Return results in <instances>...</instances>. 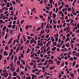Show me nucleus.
<instances>
[{
	"label": "nucleus",
	"mask_w": 79,
	"mask_h": 79,
	"mask_svg": "<svg viewBox=\"0 0 79 79\" xmlns=\"http://www.w3.org/2000/svg\"><path fill=\"white\" fill-rule=\"evenodd\" d=\"M49 62L51 63V64H53V60L52 59H50L48 60Z\"/></svg>",
	"instance_id": "nucleus-1"
},
{
	"label": "nucleus",
	"mask_w": 79,
	"mask_h": 79,
	"mask_svg": "<svg viewBox=\"0 0 79 79\" xmlns=\"http://www.w3.org/2000/svg\"><path fill=\"white\" fill-rule=\"evenodd\" d=\"M3 54L4 56H8V53L6 51H4Z\"/></svg>",
	"instance_id": "nucleus-2"
},
{
	"label": "nucleus",
	"mask_w": 79,
	"mask_h": 79,
	"mask_svg": "<svg viewBox=\"0 0 79 79\" xmlns=\"http://www.w3.org/2000/svg\"><path fill=\"white\" fill-rule=\"evenodd\" d=\"M8 76V73H6L5 74H4L3 77H7Z\"/></svg>",
	"instance_id": "nucleus-3"
},
{
	"label": "nucleus",
	"mask_w": 79,
	"mask_h": 79,
	"mask_svg": "<svg viewBox=\"0 0 79 79\" xmlns=\"http://www.w3.org/2000/svg\"><path fill=\"white\" fill-rule=\"evenodd\" d=\"M12 40H13V39L11 38L10 39V40L8 42V44H11V42L12 41Z\"/></svg>",
	"instance_id": "nucleus-4"
},
{
	"label": "nucleus",
	"mask_w": 79,
	"mask_h": 79,
	"mask_svg": "<svg viewBox=\"0 0 79 79\" xmlns=\"http://www.w3.org/2000/svg\"><path fill=\"white\" fill-rule=\"evenodd\" d=\"M56 14L55 13H53V14H52V18H56Z\"/></svg>",
	"instance_id": "nucleus-5"
},
{
	"label": "nucleus",
	"mask_w": 79,
	"mask_h": 79,
	"mask_svg": "<svg viewBox=\"0 0 79 79\" xmlns=\"http://www.w3.org/2000/svg\"><path fill=\"white\" fill-rule=\"evenodd\" d=\"M56 47H54L51 49V50L54 51L55 50H56Z\"/></svg>",
	"instance_id": "nucleus-6"
},
{
	"label": "nucleus",
	"mask_w": 79,
	"mask_h": 79,
	"mask_svg": "<svg viewBox=\"0 0 79 79\" xmlns=\"http://www.w3.org/2000/svg\"><path fill=\"white\" fill-rule=\"evenodd\" d=\"M66 47H67L69 48L70 46H69V44L68 43H66V44H65Z\"/></svg>",
	"instance_id": "nucleus-7"
},
{
	"label": "nucleus",
	"mask_w": 79,
	"mask_h": 79,
	"mask_svg": "<svg viewBox=\"0 0 79 79\" xmlns=\"http://www.w3.org/2000/svg\"><path fill=\"white\" fill-rule=\"evenodd\" d=\"M46 48V46H44L43 47H42L41 48L40 50H42L44 48Z\"/></svg>",
	"instance_id": "nucleus-8"
},
{
	"label": "nucleus",
	"mask_w": 79,
	"mask_h": 79,
	"mask_svg": "<svg viewBox=\"0 0 79 79\" xmlns=\"http://www.w3.org/2000/svg\"><path fill=\"white\" fill-rule=\"evenodd\" d=\"M61 63V61L60 60H58L57 61V65H59V64H60V63Z\"/></svg>",
	"instance_id": "nucleus-9"
},
{
	"label": "nucleus",
	"mask_w": 79,
	"mask_h": 79,
	"mask_svg": "<svg viewBox=\"0 0 79 79\" xmlns=\"http://www.w3.org/2000/svg\"><path fill=\"white\" fill-rule=\"evenodd\" d=\"M17 73L16 72H13V74H14V76H16V75H17Z\"/></svg>",
	"instance_id": "nucleus-10"
},
{
	"label": "nucleus",
	"mask_w": 79,
	"mask_h": 79,
	"mask_svg": "<svg viewBox=\"0 0 79 79\" xmlns=\"http://www.w3.org/2000/svg\"><path fill=\"white\" fill-rule=\"evenodd\" d=\"M19 47H18V48L16 50L15 52L16 53H17V52H18V51H19Z\"/></svg>",
	"instance_id": "nucleus-11"
},
{
	"label": "nucleus",
	"mask_w": 79,
	"mask_h": 79,
	"mask_svg": "<svg viewBox=\"0 0 79 79\" xmlns=\"http://www.w3.org/2000/svg\"><path fill=\"white\" fill-rule=\"evenodd\" d=\"M6 27H5V26H4L3 27V31H5V30H6Z\"/></svg>",
	"instance_id": "nucleus-12"
},
{
	"label": "nucleus",
	"mask_w": 79,
	"mask_h": 79,
	"mask_svg": "<svg viewBox=\"0 0 79 79\" xmlns=\"http://www.w3.org/2000/svg\"><path fill=\"white\" fill-rule=\"evenodd\" d=\"M6 6L7 7H8V8L10 7V3L9 2L7 3Z\"/></svg>",
	"instance_id": "nucleus-13"
},
{
	"label": "nucleus",
	"mask_w": 79,
	"mask_h": 79,
	"mask_svg": "<svg viewBox=\"0 0 79 79\" xmlns=\"http://www.w3.org/2000/svg\"><path fill=\"white\" fill-rule=\"evenodd\" d=\"M54 36H55V37H58L59 36V35H58V33H56V34L54 35Z\"/></svg>",
	"instance_id": "nucleus-14"
},
{
	"label": "nucleus",
	"mask_w": 79,
	"mask_h": 79,
	"mask_svg": "<svg viewBox=\"0 0 79 79\" xmlns=\"http://www.w3.org/2000/svg\"><path fill=\"white\" fill-rule=\"evenodd\" d=\"M31 76H32V77L34 79L35 78V75H34V74H31Z\"/></svg>",
	"instance_id": "nucleus-15"
},
{
	"label": "nucleus",
	"mask_w": 79,
	"mask_h": 79,
	"mask_svg": "<svg viewBox=\"0 0 79 79\" xmlns=\"http://www.w3.org/2000/svg\"><path fill=\"white\" fill-rule=\"evenodd\" d=\"M68 40H69V38H66L65 40V41L66 42H67Z\"/></svg>",
	"instance_id": "nucleus-16"
},
{
	"label": "nucleus",
	"mask_w": 79,
	"mask_h": 79,
	"mask_svg": "<svg viewBox=\"0 0 79 79\" xmlns=\"http://www.w3.org/2000/svg\"><path fill=\"white\" fill-rule=\"evenodd\" d=\"M64 66V62H63L61 64L60 66L61 67H62V66Z\"/></svg>",
	"instance_id": "nucleus-17"
},
{
	"label": "nucleus",
	"mask_w": 79,
	"mask_h": 79,
	"mask_svg": "<svg viewBox=\"0 0 79 79\" xmlns=\"http://www.w3.org/2000/svg\"><path fill=\"white\" fill-rule=\"evenodd\" d=\"M76 62L75 61H74L73 63V66H75V64H76Z\"/></svg>",
	"instance_id": "nucleus-18"
},
{
	"label": "nucleus",
	"mask_w": 79,
	"mask_h": 79,
	"mask_svg": "<svg viewBox=\"0 0 79 79\" xmlns=\"http://www.w3.org/2000/svg\"><path fill=\"white\" fill-rule=\"evenodd\" d=\"M10 10L11 11V10H13V6H11L9 8Z\"/></svg>",
	"instance_id": "nucleus-19"
},
{
	"label": "nucleus",
	"mask_w": 79,
	"mask_h": 79,
	"mask_svg": "<svg viewBox=\"0 0 79 79\" xmlns=\"http://www.w3.org/2000/svg\"><path fill=\"white\" fill-rule=\"evenodd\" d=\"M42 69L43 70H44V71H43V72H45V67H42Z\"/></svg>",
	"instance_id": "nucleus-20"
},
{
	"label": "nucleus",
	"mask_w": 79,
	"mask_h": 79,
	"mask_svg": "<svg viewBox=\"0 0 79 79\" xmlns=\"http://www.w3.org/2000/svg\"><path fill=\"white\" fill-rule=\"evenodd\" d=\"M20 55H21V58H24V55L23 54V53H22V54H20Z\"/></svg>",
	"instance_id": "nucleus-21"
},
{
	"label": "nucleus",
	"mask_w": 79,
	"mask_h": 79,
	"mask_svg": "<svg viewBox=\"0 0 79 79\" xmlns=\"http://www.w3.org/2000/svg\"><path fill=\"white\" fill-rule=\"evenodd\" d=\"M15 26L16 25H12V27H11L12 29H14L15 27Z\"/></svg>",
	"instance_id": "nucleus-22"
},
{
	"label": "nucleus",
	"mask_w": 79,
	"mask_h": 79,
	"mask_svg": "<svg viewBox=\"0 0 79 79\" xmlns=\"http://www.w3.org/2000/svg\"><path fill=\"white\" fill-rule=\"evenodd\" d=\"M12 26L11 25L9 24L8 26H7V27H9V28H11Z\"/></svg>",
	"instance_id": "nucleus-23"
},
{
	"label": "nucleus",
	"mask_w": 79,
	"mask_h": 79,
	"mask_svg": "<svg viewBox=\"0 0 79 79\" xmlns=\"http://www.w3.org/2000/svg\"><path fill=\"white\" fill-rule=\"evenodd\" d=\"M46 10H49V9H50V7H48V6H46Z\"/></svg>",
	"instance_id": "nucleus-24"
},
{
	"label": "nucleus",
	"mask_w": 79,
	"mask_h": 79,
	"mask_svg": "<svg viewBox=\"0 0 79 79\" xmlns=\"http://www.w3.org/2000/svg\"><path fill=\"white\" fill-rule=\"evenodd\" d=\"M59 75L58 76V77L60 79L61 78V74L60 73H59Z\"/></svg>",
	"instance_id": "nucleus-25"
},
{
	"label": "nucleus",
	"mask_w": 79,
	"mask_h": 79,
	"mask_svg": "<svg viewBox=\"0 0 79 79\" xmlns=\"http://www.w3.org/2000/svg\"><path fill=\"white\" fill-rule=\"evenodd\" d=\"M44 32H45V31H44V30H42L40 31V33H41V34H44Z\"/></svg>",
	"instance_id": "nucleus-26"
},
{
	"label": "nucleus",
	"mask_w": 79,
	"mask_h": 79,
	"mask_svg": "<svg viewBox=\"0 0 79 79\" xmlns=\"http://www.w3.org/2000/svg\"><path fill=\"white\" fill-rule=\"evenodd\" d=\"M8 48H9L8 46H6V47L5 48V50H8Z\"/></svg>",
	"instance_id": "nucleus-27"
},
{
	"label": "nucleus",
	"mask_w": 79,
	"mask_h": 79,
	"mask_svg": "<svg viewBox=\"0 0 79 79\" xmlns=\"http://www.w3.org/2000/svg\"><path fill=\"white\" fill-rule=\"evenodd\" d=\"M49 69H50V71H52V70H53V69L52 67H50L49 68Z\"/></svg>",
	"instance_id": "nucleus-28"
},
{
	"label": "nucleus",
	"mask_w": 79,
	"mask_h": 79,
	"mask_svg": "<svg viewBox=\"0 0 79 79\" xmlns=\"http://www.w3.org/2000/svg\"><path fill=\"white\" fill-rule=\"evenodd\" d=\"M32 38H33L32 37H30L29 36H27V39H28V40H29V39H32Z\"/></svg>",
	"instance_id": "nucleus-29"
},
{
	"label": "nucleus",
	"mask_w": 79,
	"mask_h": 79,
	"mask_svg": "<svg viewBox=\"0 0 79 79\" xmlns=\"http://www.w3.org/2000/svg\"><path fill=\"white\" fill-rule=\"evenodd\" d=\"M35 39L36 40H37V35H36L35 36Z\"/></svg>",
	"instance_id": "nucleus-30"
},
{
	"label": "nucleus",
	"mask_w": 79,
	"mask_h": 79,
	"mask_svg": "<svg viewBox=\"0 0 79 79\" xmlns=\"http://www.w3.org/2000/svg\"><path fill=\"white\" fill-rule=\"evenodd\" d=\"M69 27H70V26H68L67 27V31H70V28H69Z\"/></svg>",
	"instance_id": "nucleus-31"
},
{
	"label": "nucleus",
	"mask_w": 79,
	"mask_h": 79,
	"mask_svg": "<svg viewBox=\"0 0 79 79\" xmlns=\"http://www.w3.org/2000/svg\"><path fill=\"white\" fill-rule=\"evenodd\" d=\"M9 29L7 28H6V32L8 33V32H9Z\"/></svg>",
	"instance_id": "nucleus-32"
},
{
	"label": "nucleus",
	"mask_w": 79,
	"mask_h": 79,
	"mask_svg": "<svg viewBox=\"0 0 79 79\" xmlns=\"http://www.w3.org/2000/svg\"><path fill=\"white\" fill-rule=\"evenodd\" d=\"M49 37V35L48 34L46 35V39H48Z\"/></svg>",
	"instance_id": "nucleus-33"
},
{
	"label": "nucleus",
	"mask_w": 79,
	"mask_h": 79,
	"mask_svg": "<svg viewBox=\"0 0 79 79\" xmlns=\"http://www.w3.org/2000/svg\"><path fill=\"white\" fill-rule=\"evenodd\" d=\"M20 32H23V29L21 27H20Z\"/></svg>",
	"instance_id": "nucleus-34"
},
{
	"label": "nucleus",
	"mask_w": 79,
	"mask_h": 79,
	"mask_svg": "<svg viewBox=\"0 0 79 79\" xmlns=\"http://www.w3.org/2000/svg\"><path fill=\"white\" fill-rule=\"evenodd\" d=\"M53 27H54V29H56V25H53Z\"/></svg>",
	"instance_id": "nucleus-35"
},
{
	"label": "nucleus",
	"mask_w": 79,
	"mask_h": 79,
	"mask_svg": "<svg viewBox=\"0 0 79 79\" xmlns=\"http://www.w3.org/2000/svg\"><path fill=\"white\" fill-rule=\"evenodd\" d=\"M66 37L67 38L69 37H70V35H69V34H67L66 35Z\"/></svg>",
	"instance_id": "nucleus-36"
},
{
	"label": "nucleus",
	"mask_w": 79,
	"mask_h": 79,
	"mask_svg": "<svg viewBox=\"0 0 79 79\" xmlns=\"http://www.w3.org/2000/svg\"><path fill=\"white\" fill-rule=\"evenodd\" d=\"M25 29H29V26H26V27H25Z\"/></svg>",
	"instance_id": "nucleus-37"
},
{
	"label": "nucleus",
	"mask_w": 79,
	"mask_h": 79,
	"mask_svg": "<svg viewBox=\"0 0 79 79\" xmlns=\"http://www.w3.org/2000/svg\"><path fill=\"white\" fill-rule=\"evenodd\" d=\"M48 21H50V19H51V18H50V17L49 16H48Z\"/></svg>",
	"instance_id": "nucleus-38"
},
{
	"label": "nucleus",
	"mask_w": 79,
	"mask_h": 79,
	"mask_svg": "<svg viewBox=\"0 0 79 79\" xmlns=\"http://www.w3.org/2000/svg\"><path fill=\"white\" fill-rule=\"evenodd\" d=\"M12 3H13V5H15L16 4V3L15 1H12Z\"/></svg>",
	"instance_id": "nucleus-39"
},
{
	"label": "nucleus",
	"mask_w": 79,
	"mask_h": 79,
	"mask_svg": "<svg viewBox=\"0 0 79 79\" xmlns=\"http://www.w3.org/2000/svg\"><path fill=\"white\" fill-rule=\"evenodd\" d=\"M34 38H33V39L31 40V42H32L33 43V42H34Z\"/></svg>",
	"instance_id": "nucleus-40"
},
{
	"label": "nucleus",
	"mask_w": 79,
	"mask_h": 79,
	"mask_svg": "<svg viewBox=\"0 0 79 79\" xmlns=\"http://www.w3.org/2000/svg\"><path fill=\"white\" fill-rule=\"evenodd\" d=\"M21 62H20V61H17V64H19H19H20V63Z\"/></svg>",
	"instance_id": "nucleus-41"
},
{
	"label": "nucleus",
	"mask_w": 79,
	"mask_h": 79,
	"mask_svg": "<svg viewBox=\"0 0 79 79\" xmlns=\"http://www.w3.org/2000/svg\"><path fill=\"white\" fill-rule=\"evenodd\" d=\"M13 54V52H10L9 53V56H11V55Z\"/></svg>",
	"instance_id": "nucleus-42"
},
{
	"label": "nucleus",
	"mask_w": 79,
	"mask_h": 79,
	"mask_svg": "<svg viewBox=\"0 0 79 79\" xmlns=\"http://www.w3.org/2000/svg\"><path fill=\"white\" fill-rule=\"evenodd\" d=\"M64 7H66L67 8H69V6L68 5H66L65 6H64Z\"/></svg>",
	"instance_id": "nucleus-43"
},
{
	"label": "nucleus",
	"mask_w": 79,
	"mask_h": 79,
	"mask_svg": "<svg viewBox=\"0 0 79 79\" xmlns=\"http://www.w3.org/2000/svg\"><path fill=\"white\" fill-rule=\"evenodd\" d=\"M62 48H64V47H65V44H63L62 46Z\"/></svg>",
	"instance_id": "nucleus-44"
},
{
	"label": "nucleus",
	"mask_w": 79,
	"mask_h": 79,
	"mask_svg": "<svg viewBox=\"0 0 79 79\" xmlns=\"http://www.w3.org/2000/svg\"><path fill=\"white\" fill-rule=\"evenodd\" d=\"M68 55V53H64L63 54L64 56H66V55Z\"/></svg>",
	"instance_id": "nucleus-45"
},
{
	"label": "nucleus",
	"mask_w": 79,
	"mask_h": 79,
	"mask_svg": "<svg viewBox=\"0 0 79 79\" xmlns=\"http://www.w3.org/2000/svg\"><path fill=\"white\" fill-rule=\"evenodd\" d=\"M66 24V23H64V24L63 25V27H65V25Z\"/></svg>",
	"instance_id": "nucleus-46"
},
{
	"label": "nucleus",
	"mask_w": 79,
	"mask_h": 79,
	"mask_svg": "<svg viewBox=\"0 0 79 79\" xmlns=\"http://www.w3.org/2000/svg\"><path fill=\"white\" fill-rule=\"evenodd\" d=\"M55 40L56 42H57L58 40V38H56Z\"/></svg>",
	"instance_id": "nucleus-47"
},
{
	"label": "nucleus",
	"mask_w": 79,
	"mask_h": 79,
	"mask_svg": "<svg viewBox=\"0 0 79 79\" xmlns=\"http://www.w3.org/2000/svg\"><path fill=\"white\" fill-rule=\"evenodd\" d=\"M4 64H6V59H5L4 60Z\"/></svg>",
	"instance_id": "nucleus-48"
},
{
	"label": "nucleus",
	"mask_w": 79,
	"mask_h": 79,
	"mask_svg": "<svg viewBox=\"0 0 79 79\" xmlns=\"http://www.w3.org/2000/svg\"><path fill=\"white\" fill-rule=\"evenodd\" d=\"M40 17L41 18H44V16H43V15H40Z\"/></svg>",
	"instance_id": "nucleus-49"
},
{
	"label": "nucleus",
	"mask_w": 79,
	"mask_h": 79,
	"mask_svg": "<svg viewBox=\"0 0 79 79\" xmlns=\"http://www.w3.org/2000/svg\"><path fill=\"white\" fill-rule=\"evenodd\" d=\"M21 35V34H19L17 38H19L20 37V36Z\"/></svg>",
	"instance_id": "nucleus-50"
},
{
	"label": "nucleus",
	"mask_w": 79,
	"mask_h": 79,
	"mask_svg": "<svg viewBox=\"0 0 79 79\" xmlns=\"http://www.w3.org/2000/svg\"><path fill=\"white\" fill-rule=\"evenodd\" d=\"M3 21L2 20L0 19V23H1V24H2V23H3Z\"/></svg>",
	"instance_id": "nucleus-51"
},
{
	"label": "nucleus",
	"mask_w": 79,
	"mask_h": 79,
	"mask_svg": "<svg viewBox=\"0 0 79 79\" xmlns=\"http://www.w3.org/2000/svg\"><path fill=\"white\" fill-rule=\"evenodd\" d=\"M70 21V20L69 19H68L67 20H66V22L67 23H69Z\"/></svg>",
	"instance_id": "nucleus-52"
},
{
	"label": "nucleus",
	"mask_w": 79,
	"mask_h": 79,
	"mask_svg": "<svg viewBox=\"0 0 79 79\" xmlns=\"http://www.w3.org/2000/svg\"><path fill=\"white\" fill-rule=\"evenodd\" d=\"M73 59L74 60H77V57H74Z\"/></svg>",
	"instance_id": "nucleus-53"
},
{
	"label": "nucleus",
	"mask_w": 79,
	"mask_h": 79,
	"mask_svg": "<svg viewBox=\"0 0 79 79\" xmlns=\"http://www.w3.org/2000/svg\"><path fill=\"white\" fill-rule=\"evenodd\" d=\"M78 66H79V65L78 64H77L75 66L76 68H78Z\"/></svg>",
	"instance_id": "nucleus-54"
},
{
	"label": "nucleus",
	"mask_w": 79,
	"mask_h": 79,
	"mask_svg": "<svg viewBox=\"0 0 79 79\" xmlns=\"http://www.w3.org/2000/svg\"><path fill=\"white\" fill-rule=\"evenodd\" d=\"M35 60H39V57H35Z\"/></svg>",
	"instance_id": "nucleus-55"
},
{
	"label": "nucleus",
	"mask_w": 79,
	"mask_h": 79,
	"mask_svg": "<svg viewBox=\"0 0 79 79\" xmlns=\"http://www.w3.org/2000/svg\"><path fill=\"white\" fill-rule=\"evenodd\" d=\"M75 32H77V33H78V34L79 33V29H78L77 31H75Z\"/></svg>",
	"instance_id": "nucleus-56"
},
{
	"label": "nucleus",
	"mask_w": 79,
	"mask_h": 79,
	"mask_svg": "<svg viewBox=\"0 0 79 79\" xmlns=\"http://www.w3.org/2000/svg\"><path fill=\"white\" fill-rule=\"evenodd\" d=\"M52 21H53V20L52 19H51L49 22V23H50V24H52Z\"/></svg>",
	"instance_id": "nucleus-57"
},
{
	"label": "nucleus",
	"mask_w": 79,
	"mask_h": 79,
	"mask_svg": "<svg viewBox=\"0 0 79 79\" xmlns=\"http://www.w3.org/2000/svg\"><path fill=\"white\" fill-rule=\"evenodd\" d=\"M4 2L5 3H7V2H8V1H7V0H4Z\"/></svg>",
	"instance_id": "nucleus-58"
},
{
	"label": "nucleus",
	"mask_w": 79,
	"mask_h": 79,
	"mask_svg": "<svg viewBox=\"0 0 79 79\" xmlns=\"http://www.w3.org/2000/svg\"><path fill=\"white\" fill-rule=\"evenodd\" d=\"M30 36H31V37H32V36H34V35L32 33H31V34Z\"/></svg>",
	"instance_id": "nucleus-59"
},
{
	"label": "nucleus",
	"mask_w": 79,
	"mask_h": 79,
	"mask_svg": "<svg viewBox=\"0 0 79 79\" xmlns=\"http://www.w3.org/2000/svg\"><path fill=\"white\" fill-rule=\"evenodd\" d=\"M21 58V56H19V60H20Z\"/></svg>",
	"instance_id": "nucleus-60"
},
{
	"label": "nucleus",
	"mask_w": 79,
	"mask_h": 79,
	"mask_svg": "<svg viewBox=\"0 0 79 79\" xmlns=\"http://www.w3.org/2000/svg\"><path fill=\"white\" fill-rule=\"evenodd\" d=\"M14 19V20H16L17 19V17H15Z\"/></svg>",
	"instance_id": "nucleus-61"
},
{
	"label": "nucleus",
	"mask_w": 79,
	"mask_h": 79,
	"mask_svg": "<svg viewBox=\"0 0 79 79\" xmlns=\"http://www.w3.org/2000/svg\"><path fill=\"white\" fill-rule=\"evenodd\" d=\"M6 39H7V35H5V40H6Z\"/></svg>",
	"instance_id": "nucleus-62"
},
{
	"label": "nucleus",
	"mask_w": 79,
	"mask_h": 79,
	"mask_svg": "<svg viewBox=\"0 0 79 79\" xmlns=\"http://www.w3.org/2000/svg\"><path fill=\"white\" fill-rule=\"evenodd\" d=\"M41 61H42V62H44V61H45V59H42Z\"/></svg>",
	"instance_id": "nucleus-63"
},
{
	"label": "nucleus",
	"mask_w": 79,
	"mask_h": 79,
	"mask_svg": "<svg viewBox=\"0 0 79 79\" xmlns=\"http://www.w3.org/2000/svg\"><path fill=\"white\" fill-rule=\"evenodd\" d=\"M13 24H16V21H13Z\"/></svg>",
	"instance_id": "nucleus-64"
}]
</instances>
